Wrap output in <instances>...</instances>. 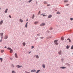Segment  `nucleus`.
Segmentation results:
<instances>
[{
    "label": "nucleus",
    "instance_id": "1",
    "mask_svg": "<svg viewBox=\"0 0 73 73\" xmlns=\"http://www.w3.org/2000/svg\"><path fill=\"white\" fill-rule=\"evenodd\" d=\"M57 41H58V40H55L54 41V42L55 43V45H58V43H57Z\"/></svg>",
    "mask_w": 73,
    "mask_h": 73
},
{
    "label": "nucleus",
    "instance_id": "2",
    "mask_svg": "<svg viewBox=\"0 0 73 73\" xmlns=\"http://www.w3.org/2000/svg\"><path fill=\"white\" fill-rule=\"evenodd\" d=\"M45 25V24L44 23H43L40 25V26L42 27V26H44Z\"/></svg>",
    "mask_w": 73,
    "mask_h": 73
},
{
    "label": "nucleus",
    "instance_id": "3",
    "mask_svg": "<svg viewBox=\"0 0 73 73\" xmlns=\"http://www.w3.org/2000/svg\"><path fill=\"white\" fill-rule=\"evenodd\" d=\"M62 53V51H61V50H60L58 52V54H60V55H61V54Z\"/></svg>",
    "mask_w": 73,
    "mask_h": 73
},
{
    "label": "nucleus",
    "instance_id": "4",
    "mask_svg": "<svg viewBox=\"0 0 73 73\" xmlns=\"http://www.w3.org/2000/svg\"><path fill=\"white\" fill-rule=\"evenodd\" d=\"M31 72H36V71L35 70H32L31 71Z\"/></svg>",
    "mask_w": 73,
    "mask_h": 73
},
{
    "label": "nucleus",
    "instance_id": "5",
    "mask_svg": "<svg viewBox=\"0 0 73 73\" xmlns=\"http://www.w3.org/2000/svg\"><path fill=\"white\" fill-rule=\"evenodd\" d=\"M8 38V35H6L4 37V38L5 39H7V38Z\"/></svg>",
    "mask_w": 73,
    "mask_h": 73
},
{
    "label": "nucleus",
    "instance_id": "6",
    "mask_svg": "<svg viewBox=\"0 0 73 73\" xmlns=\"http://www.w3.org/2000/svg\"><path fill=\"white\" fill-rule=\"evenodd\" d=\"M17 68H21L22 66H19V65H17Z\"/></svg>",
    "mask_w": 73,
    "mask_h": 73
},
{
    "label": "nucleus",
    "instance_id": "7",
    "mask_svg": "<svg viewBox=\"0 0 73 73\" xmlns=\"http://www.w3.org/2000/svg\"><path fill=\"white\" fill-rule=\"evenodd\" d=\"M15 57H16V58H18V57L17 56V53H15Z\"/></svg>",
    "mask_w": 73,
    "mask_h": 73
},
{
    "label": "nucleus",
    "instance_id": "8",
    "mask_svg": "<svg viewBox=\"0 0 73 73\" xmlns=\"http://www.w3.org/2000/svg\"><path fill=\"white\" fill-rule=\"evenodd\" d=\"M19 21L20 22V23H23V21L21 19H20Z\"/></svg>",
    "mask_w": 73,
    "mask_h": 73
},
{
    "label": "nucleus",
    "instance_id": "9",
    "mask_svg": "<svg viewBox=\"0 0 73 73\" xmlns=\"http://www.w3.org/2000/svg\"><path fill=\"white\" fill-rule=\"evenodd\" d=\"M23 45V46H25V45H26V43H25V42H23L22 43Z\"/></svg>",
    "mask_w": 73,
    "mask_h": 73
},
{
    "label": "nucleus",
    "instance_id": "10",
    "mask_svg": "<svg viewBox=\"0 0 73 73\" xmlns=\"http://www.w3.org/2000/svg\"><path fill=\"white\" fill-rule=\"evenodd\" d=\"M3 20L1 21V22H0V25H2V24H3Z\"/></svg>",
    "mask_w": 73,
    "mask_h": 73
},
{
    "label": "nucleus",
    "instance_id": "11",
    "mask_svg": "<svg viewBox=\"0 0 73 73\" xmlns=\"http://www.w3.org/2000/svg\"><path fill=\"white\" fill-rule=\"evenodd\" d=\"M60 69H65L66 67L64 66H62L60 67Z\"/></svg>",
    "mask_w": 73,
    "mask_h": 73
},
{
    "label": "nucleus",
    "instance_id": "12",
    "mask_svg": "<svg viewBox=\"0 0 73 73\" xmlns=\"http://www.w3.org/2000/svg\"><path fill=\"white\" fill-rule=\"evenodd\" d=\"M52 15H50L48 17V19H50V18H51V17H52Z\"/></svg>",
    "mask_w": 73,
    "mask_h": 73
},
{
    "label": "nucleus",
    "instance_id": "13",
    "mask_svg": "<svg viewBox=\"0 0 73 73\" xmlns=\"http://www.w3.org/2000/svg\"><path fill=\"white\" fill-rule=\"evenodd\" d=\"M25 28H27L28 27V22H27L25 25Z\"/></svg>",
    "mask_w": 73,
    "mask_h": 73
},
{
    "label": "nucleus",
    "instance_id": "14",
    "mask_svg": "<svg viewBox=\"0 0 73 73\" xmlns=\"http://www.w3.org/2000/svg\"><path fill=\"white\" fill-rule=\"evenodd\" d=\"M8 11V9H7L5 11V13H7V11Z\"/></svg>",
    "mask_w": 73,
    "mask_h": 73
},
{
    "label": "nucleus",
    "instance_id": "15",
    "mask_svg": "<svg viewBox=\"0 0 73 73\" xmlns=\"http://www.w3.org/2000/svg\"><path fill=\"white\" fill-rule=\"evenodd\" d=\"M42 66L44 68H45V65L44 64H43Z\"/></svg>",
    "mask_w": 73,
    "mask_h": 73
},
{
    "label": "nucleus",
    "instance_id": "16",
    "mask_svg": "<svg viewBox=\"0 0 73 73\" xmlns=\"http://www.w3.org/2000/svg\"><path fill=\"white\" fill-rule=\"evenodd\" d=\"M35 18V14H33V16L32 17V19H33Z\"/></svg>",
    "mask_w": 73,
    "mask_h": 73
},
{
    "label": "nucleus",
    "instance_id": "17",
    "mask_svg": "<svg viewBox=\"0 0 73 73\" xmlns=\"http://www.w3.org/2000/svg\"><path fill=\"white\" fill-rule=\"evenodd\" d=\"M35 24H38V22H35L34 23Z\"/></svg>",
    "mask_w": 73,
    "mask_h": 73
},
{
    "label": "nucleus",
    "instance_id": "18",
    "mask_svg": "<svg viewBox=\"0 0 73 73\" xmlns=\"http://www.w3.org/2000/svg\"><path fill=\"white\" fill-rule=\"evenodd\" d=\"M61 40H64V38L63 36H62L61 38Z\"/></svg>",
    "mask_w": 73,
    "mask_h": 73
},
{
    "label": "nucleus",
    "instance_id": "19",
    "mask_svg": "<svg viewBox=\"0 0 73 73\" xmlns=\"http://www.w3.org/2000/svg\"><path fill=\"white\" fill-rule=\"evenodd\" d=\"M12 52H13V50L11 49L10 50V52L11 53Z\"/></svg>",
    "mask_w": 73,
    "mask_h": 73
},
{
    "label": "nucleus",
    "instance_id": "20",
    "mask_svg": "<svg viewBox=\"0 0 73 73\" xmlns=\"http://www.w3.org/2000/svg\"><path fill=\"white\" fill-rule=\"evenodd\" d=\"M69 47H70L69 46L67 45L66 46V49H69Z\"/></svg>",
    "mask_w": 73,
    "mask_h": 73
},
{
    "label": "nucleus",
    "instance_id": "21",
    "mask_svg": "<svg viewBox=\"0 0 73 73\" xmlns=\"http://www.w3.org/2000/svg\"><path fill=\"white\" fill-rule=\"evenodd\" d=\"M44 3L45 4H48V3L47 2H46V1H44Z\"/></svg>",
    "mask_w": 73,
    "mask_h": 73
},
{
    "label": "nucleus",
    "instance_id": "22",
    "mask_svg": "<svg viewBox=\"0 0 73 73\" xmlns=\"http://www.w3.org/2000/svg\"><path fill=\"white\" fill-rule=\"evenodd\" d=\"M4 52V50H1V53H3Z\"/></svg>",
    "mask_w": 73,
    "mask_h": 73
},
{
    "label": "nucleus",
    "instance_id": "23",
    "mask_svg": "<svg viewBox=\"0 0 73 73\" xmlns=\"http://www.w3.org/2000/svg\"><path fill=\"white\" fill-rule=\"evenodd\" d=\"M40 70H38L36 71V73H38V72H40Z\"/></svg>",
    "mask_w": 73,
    "mask_h": 73
},
{
    "label": "nucleus",
    "instance_id": "24",
    "mask_svg": "<svg viewBox=\"0 0 73 73\" xmlns=\"http://www.w3.org/2000/svg\"><path fill=\"white\" fill-rule=\"evenodd\" d=\"M67 40H69V42H70L71 41H70V39H69V38H68V39H67Z\"/></svg>",
    "mask_w": 73,
    "mask_h": 73
},
{
    "label": "nucleus",
    "instance_id": "25",
    "mask_svg": "<svg viewBox=\"0 0 73 73\" xmlns=\"http://www.w3.org/2000/svg\"><path fill=\"white\" fill-rule=\"evenodd\" d=\"M12 73H16V72H15V71L13 70L12 71Z\"/></svg>",
    "mask_w": 73,
    "mask_h": 73
},
{
    "label": "nucleus",
    "instance_id": "26",
    "mask_svg": "<svg viewBox=\"0 0 73 73\" xmlns=\"http://www.w3.org/2000/svg\"><path fill=\"white\" fill-rule=\"evenodd\" d=\"M36 58H39V57H38V55H36Z\"/></svg>",
    "mask_w": 73,
    "mask_h": 73
},
{
    "label": "nucleus",
    "instance_id": "27",
    "mask_svg": "<svg viewBox=\"0 0 73 73\" xmlns=\"http://www.w3.org/2000/svg\"><path fill=\"white\" fill-rule=\"evenodd\" d=\"M52 29H53V28L52 27H50V30H52Z\"/></svg>",
    "mask_w": 73,
    "mask_h": 73
},
{
    "label": "nucleus",
    "instance_id": "28",
    "mask_svg": "<svg viewBox=\"0 0 73 73\" xmlns=\"http://www.w3.org/2000/svg\"><path fill=\"white\" fill-rule=\"evenodd\" d=\"M64 3H67V2H68V1H64Z\"/></svg>",
    "mask_w": 73,
    "mask_h": 73
},
{
    "label": "nucleus",
    "instance_id": "29",
    "mask_svg": "<svg viewBox=\"0 0 73 73\" xmlns=\"http://www.w3.org/2000/svg\"><path fill=\"white\" fill-rule=\"evenodd\" d=\"M0 35H1V36H3V33H1V34H0Z\"/></svg>",
    "mask_w": 73,
    "mask_h": 73
},
{
    "label": "nucleus",
    "instance_id": "30",
    "mask_svg": "<svg viewBox=\"0 0 73 73\" xmlns=\"http://www.w3.org/2000/svg\"><path fill=\"white\" fill-rule=\"evenodd\" d=\"M0 60H1V62H2L3 61V58H0Z\"/></svg>",
    "mask_w": 73,
    "mask_h": 73
},
{
    "label": "nucleus",
    "instance_id": "31",
    "mask_svg": "<svg viewBox=\"0 0 73 73\" xmlns=\"http://www.w3.org/2000/svg\"><path fill=\"white\" fill-rule=\"evenodd\" d=\"M33 0H30L29 1V3H31L32 1Z\"/></svg>",
    "mask_w": 73,
    "mask_h": 73
},
{
    "label": "nucleus",
    "instance_id": "32",
    "mask_svg": "<svg viewBox=\"0 0 73 73\" xmlns=\"http://www.w3.org/2000/svg\"><path fill=\"white\" fill-rule=\"evenodd\" d=\"M40 13H41V12H40V11L38 13V15H40Z\"/></svg>",
    "mask_w": 73,
    "mask_h": 73
},
{
    "label": "nucleus",
    "instance_id": "33",
    "mask_svg": "<svg viewBox=\"0 0 73 73\" xmlns=\"http://www.w3.org/2000/svg\"><path fill=\"white\" fill-rule=\"evenodd\" d=\"M7 49H8V50H11V48H10L9 47H8L7 48Z\"/></svg>",
    "mask_w": 73,
    "mask_h": 73
},
{
    "label": "nucleus",
    "instance_id": "34",
    "mask_svg": "<svg viewBox=\"0 0 73 73\" xmlns=\"http://www.w3.org/2000/svg\"><path fill=\"white\" fill-rule=\"evenodd\" d=\"M11 67H12V68H14V65H13V64H12V65Z\"/></svg>",
    "mask_w": 73,
    "mask_h": 73
},
{
    "label": "nucleus",
    "instance_id": "35",
    "mask_svg": "<svg viewBox=\"0 0 73 73\" xmlns=\"http://www.w3.org/2000/svg\"><path fill=\"white\" fill-rule=\"evenodd\" d=\"M33 48H34V46H31V49H33Z\"/></svg>",
    "mask_w": 73,
    "mask_h": 73
},
{
    "label": "nucleus",
    "instance_id": "36",
    "mask_svg": "<svg viewBox=\"0 0 73 73\" xmlns=\"http://www.w3.org/2000/svg\"><path fill=\"white\" fill-rule=\"evenodd\" d=\"M41 15H42V16H43L44 17L45 16H46V15H43V14H41Z\"/></svg>",
    "mask_w": 73,
    "mask_h": 73
},
{
    "label": "nucleus",
    "instance_id": "37",
    "mask_svg": "<svg viewBox=\"0 0 73 73\" xmlns=\"http://www.w3.org/2000/svg\"><path fill=\"white\" fill-rule=\"evenodd\" d=\"M57 14H60V13L59 12H58L57 13H56Z\"/></svg>",
    "mask_w": 73,
    "mask_h": 73
},
{
    "label": "nucleus",
    "instance_id": "38",
    "mask_svg": "<svg viewBox=\"0 0 73 73\" xmlns=\"http://www.w3.org/2000/svg\"><path fill=\"white\" fill-rule=\"evenodd\" d=\"M46 33H49V31H47Z\"/></svg>",
    "mask_w": 73,
    "mask_h": 73
},
{
    "label": "nucleus",
    "instance_id": "39",
    "mask_svg": "<svg viewBox=\"0 0 73 73\" xmlns=\"http://www.w3.org/2000/svg\"><path fill=\"white\" fill-rule=\"evenodd\" d=\"M37 36H40V34H37Z\"/></svg>",
    "mask_w": 73,
    "mask_h": 73
},
{
    "label": "nucleus",
    "instance_id": "40",
    "mask_svg": "<svg viewBox=\"0 0 73 73\" xmlns=\"http://www.w3.org/2000/svg\"><path fill=\"white\" fill-rule=\"evenodd\" d=\"M71 49H73V46L71 47Z\"/></svg>",
    "mask_w": 73,
    "mask_h": 73
},
{
    "label": "nucleus",
    "instance_id": "41",
    "mask_svg": "<svg viewBox=\"0 0 73 73\" xmlns=\"http://www.w3.org/2000/svg\"><path fill=\"white\" fill-rule=\"evenodd\" d=\"M70 20H73V18H70Z\"/></svg>",
    "mask_w": 73,
    "mask_h": 73
},
{
    "label": "nucleus",
    "instance_id": "42",
    "mask_svg": "<svg viewBox=\"0 0 73 73\" xmlns=\"http://www.w3.org/2000/svg\"><path fill=\"white\" fill-rule=\"evenodd\" d=\"M40 38L41 39H42V38H44V37H41Z\"/></svg>",
    "mask_w": 73,
    "mask_h": 73
},
{
    "label": "nucleus",
    "instance_id": "43",
    "mask_svg": "<svg viewBox=\"0 0 73 73\" xmlns=\"http://www.w3.org/2000/svg\"><path fill=\"white\" fill-rule=\"evenodd\" d=\"M69 5V4H67L66 5V6H68Z\"/></svg>",
    "mask_w": 73,
    "mask_h": 73
},
{
    "label": "nucleus",
    "instance_id": "44",
    "mask_svg": "<svg viewBox=\"0 0 73 73\" xmlns=\"http://www.w3.org/2000/svg\"><path fill=\"white\" fill-rule=\"evenodd\" d=\"M2 41V39H1L0 40V42H1Z\"/></svg>",
    "mask_w": 73,
    "mask_h": 73
},
{
    "label": "nucleus",
    "instance_id": "45",
    "mask_svg": "<svg viewBox=\"0 0 73 73\" xmlns=\"http://www.w3.org/2000/svg\"><path fill=\"white\" fill-rule=\"evenodd\" d=\"M31 53V52L30 51L29 52V54Z\"/></svg>",
    "mask_w": 73,
    "mask_h": 73
},
{
    "label": "nucleus",
    "instance_id": "46",
    "mask_svg": "<svg viewBox=\"0 0 73 73\" xmlns=\"http://www.w3.org/2000/svg\"><path fill=\"white\" fill-rule=\"evenodd\" d=\"M49 5H47V7H48V6H49Z\"/></svg>",
    "mask_w": 73,
    "mask_h": 73
},
{
    "label": "nucleus",
    "instance_id": "47",
    "mask_svg": "<svg viewBox=\"0 0 73 73\" xmlns=\"http://www.w3.org/2000/svg\"><path fill=\"white\" fill-rule=\"evenodd\" d=\"M9 17L10 18H11V16L10 15H9Z\"/></svg>",
    "mask_w": 73,
    "mask_h": 73
},
{
    "label": "nucleus",
    "instance_id": "48",
    "mask_svg": "<svg viewBox=\"0 0 73 73\" xmlns=\"http://www.w3.org/2000/svg\"><path fill=\"white\" fill-rule=\"evenodd\" d=\"M5 48H7V47H6V46H5Z\"/></svg>",
    "mask_w": 73,
    "mask_h": 73
},
{
    "label": "nucleus",
    "instance_id": "49",
    "mask_svg": "<svg viewBox=\"0 0 73 73\" xmlns=\"http://www.w3.org/2000/svg\"><path fill=\"white\" fill-rule=\"evenodd\" d=\"M27 73H30L29 72H27Z\"/></svg>",
    "mask_w": 73,
    "mask_h": 73
},
{
    "label": "nucleus",
    "instance_id": "50",
    "mask_svg": "<svg viewBox=\"0 0 73 73\" xmlns=\"http://www.w3.org/2000/svg\"><path fill=\"white\" fill-rule=\"evenodd\" d=\"M26 21H28V19H27V20H26Z\"/></svg>",
    "mask_w": 73,
    "mask_h": 73
},
{
    "label": "nucleus",
    "instance_id": "51",
    "mask_svg": "<svg viewBox=\"0 0 73 73\" xmlns=\"http://www.w3.org/2000/svg\"><path fill=\"white\" fill-rule=\"evenodd\" d=\"M10 59H11V60H12V59L11 58H10Z\"/></svg>",
    "mask_w": 73,
    "mask_h": 73
},
{
    "label": "nucleus",
    "instance_id": "52",
    "mask_svg": "<svg viewBox=\"0 0 73 73\" xmlns=\"http://www.w3.org/2000/svg\"><path fill=\"white\" fill-rule=\"evenodd\" d=\"M0 9H1V8H0Z\"/></svg>",
    "mask_w": 73,
    "mask_h": 73
},
{
    "label": "nucleus",
    "instance_id": "53",
    "mask_svg": "<svg viewBox=\"0 0 73 73\" xmlns=\"http://www.w3.org/2000/svg\"><path fill=\"white\" fill-rule=\"evenodd\" d=\"M56 11H57V10H56Z\"/></svg>",
    "mask_w": 73,
    "mask_h": 73
},
{
    "label": "nucleus",
    "instance_id": "54",
    "mask_svg": "<svg viewBox=\"0 0 73 73\" xmlns=\"http://www.w3.org/2000/svg\"><path fill=\"white\" fill-rule=\"evenodd\" d=\"M56 11H57V10H56Z\"/></svg>",
    "mask_w": 73,
    "mask_h": 73
},
{
    "label": "nucleus",
    "instance_id": "55",
    "mask_svg": "<svg viewBox=\"0 0 73 73\" xmlns=\"http://www.w3.org/2000/svg\"><path fill=\"white\" fill-rule=\"evenodd\" d=\"M72 54H73V53H72Z\"/></svg>",
    "mask_w": 73,
    "mask_h": 73
}]
</instances>
